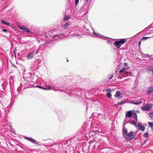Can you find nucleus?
<instances>
[{"mask_svg":"<svg viewBox=\"0 0 153 153\" xmlns=\"http://www.w3.org/2000/svg\"><path fill=\"white\" fill-rule=\"evenodd\" d=\"M70 17L69 15H65L64 17L63 20L65 21H67L70 19Z\"/></svg>","mask_w":153,"mask_h":153,"instance_id":"dca6fc26","label":"nucleus"},{"mask_svg":"<svg viewBox=\"0 0 153 153\" xmlns=\"http://www.w3.org/2000/svg\"><path fill=\"white\" fill-rule=\"evenodd\" d=\"M24 31L27 33H31V31H30V30L28 29H27L26 27H25V28L24 29Z\"/></svg>","mask_w":153,"mask_h":153,"instance_id":"6ab92c4d","label":"nucleus"},{"mask_svg":"<svg viewBox=\"0 0 153 153\" xmlns=\"http://www.w3.org/2000/svg\"><path fill=\"white\" fill-rule=\"evenodd\" d=\"M106 95L109 98L111 97V93H107Z\"/></svg>","mask_w":153,"mask_h":153,"instance_id":"5701e85b","label":"nucleus"},{"mask_svg":"<svg viewBox=\"0 0 153 153\" xmlns=\"http://www.w3.org/2000/svg\"><path fill=\"white\" fill-rule=\"evenodd\" d=\"M71 23L69 22H67L63 25V27L64 29L67 28L71 25Z\"/></svg>","mask_w":153,"mask_h":153,"instance_id":"f8f14e48","label":"nucleus"},{"mask_svg":"<svg viewBox=\"0 0 153 153\" xmlns=\"http://www.w3.org/2000/svg\"><path fill=\"white\" fill-rule=\"evenodd\" d=\"M121 94V93L119 91H117L116 92V94L114 95L115 97H119L118 99H121L122 98V97H120V95Z\"/></svg>","mask_w":153,"mask_h":153,"instance_id":"ddd939ff","label":"nucleus"},{"mask_svg":"<svg viewBox=\"0 0 153 153\" xmlns=\"http://www.w3.org/2000/svg\"><path fill=\"white\" fill-rule=\"evenodd\" d=\"M150 59H153V58H151Z\"/></svg>","mask_w":153,"mask_h":153,"instance_id":"a19ab883","label":"nucleus"},{"mask_svg":"<svg viewBox=\"0 0 153 153\" xmlns=\"http://www.w3.org/2000/svg\"><path fill=\"white\" fill-rule=\"evenodd\" d=\"M133 118L136 121L134 120H132L133 123L130 122H129V123H130L131 124H133L136 127L137 126L136 121H137V114L135 113L134 114Z\"/></svg>","mask_w":153,"mask_h":153,"instance_id":"39448f33","label":"nucleus"},{"mask_svg":"<svg viewBox=\"0 0 153 153\" xmlns=\"http://www.w3.org/2000/svg\"><path fill=\"white\" fill-rule=\"evenodd\" d=\"M40 88H42L45 89V88H44V87H40Z\"/></svg>","mask_w":153,"mask_h":153,"instance_id":"ea45409f","label":"nucleus"},{"mask_svg":"<svg viewBox=\"0 0 153 153\" xmlns=\"http://www.w3.org/2000/svg\"><path fill=\"white\" fill-rule=\"evenodd\" d=\"M143 100L142 99H140L139 100H137L136 101H134L133 100L131 101L130 103L136 105H139L142 103Z\"/></svg>","mask_w":153,"mask_h":153,"instance_id":"0eeeda50","label":"nucleus"},{"mask_svg":"<svg viewBox=\"0 0 153 153\" xmlns=\"http://www.w3.org/2000/svg\"><path fill=\"white\" fill-rule=\"evenodd\" d=\"M149 116L151 117H153V113H150Z\"/></svg>","mask_w":153,"mask_h":153,"instance_id":"c756f323","label":"nucleus"},{"mask_svg":"<svg viewBox=\"0 0 153 153\" xmlns=\"http://www.w3.org/2000/svg\"><path fill=\"white\" fill-rule=\"evenodd\" d=\"M148 124H149V126L152 127L153 126V123H152V122H149L148 123Z\"/></svg>","mask_w":153,"mask_h":153,"instance_id":"a878e982","label":"nucleus"},{"mask_svg":"<svg viewBox=\"0 0 153 153\" xmlns=\"http://www.w3.org/2000/svg\"><path fill=\"white\" fill-rule=\"evenodd\" d=\"M86 1H88V0H86Z\"/></svg>","mask_w":153,"mask_h":153,"instance_id":"37998d69","label":"nucleus"},{"mask_svg":"<svg viewBox=\"0 0 153 153\" xmlns=\"http://www.w3.org/2000/svg\"><path fill=\"white\" fill-rule=\"evenodd\" d=\"M133 115V113L132 111H129L126 112V118L125 120H126V122H127V123L129 122V121H127L128 117H132Z\"/></svg>","mask_w":153,"mask_h":153,"instance_id":"423d86ee","label":"nucleus"},{"mask_svg":"<svg viewBox=\"0 0 153 153\" xmlns=\"http://www.w3.org/2000/svg\"><path fill=\"white\" fill-rule=\"evenodd\" d=\"M79 0H75V4L76 5L78 4L79 2Z\"/></svg>","mask_w":153,"mask_h":153,"instance_id":"c85d7f7f","label":"nucleus"},{"mask_svg":"<svg viewBox=\"0 0 153 153\" xmlns=\"http://www.w3.org/2000/svg\"><path fill=\"white\" fill-rule=\"evenodd\" d=\"M150 68L149 67H148L147 68V69H148V71H152V73H153V68H152V69H149V70L148 69H149V68Z\"/></svg>","mask_w":153,"mask_h":153,"instance_id":"cd10ccee","label":"nucleus"},{"mask_svg":"<svg viewBox=\"0 0 153 153\" xmlns=\"http://www.w3.org/2000/svg\"><path fill=\"white\" fill-rule=\"evenodd\" d=\"M143 137H149V134L147 132L143 134Z\"/></svg>","mask_w":153,"mask_h":153,"instance_id":"412c9836","label":"nucleus"},{"mask_svg":"<svg viewBox=\"0 0 153 153\" xmlns=\"http://www.w3.org/2000/svg\"><path fill=\"white\" fill-rule=\"evenodd\" d=\"M152 104H147L141 107V109L143 111H149L152 108Z\"/></svg>","mask_w":153,"mask_h":153,"instance_id":"20e7f679","label":"nucleus"},{"mask_svg":"<svg viewBox=\"0 0 153 153\" xmlns=\"http://www.w3.org/2000/svg\"><path fill=\"white\" fill-rule=\"evenodd\" d=\"M1 22L2 23L6 25H9V23L5 22L4 20H1Z\"/></svg>","mask_w":153,"mask_h":153,"instance_id":"f3484780","label":"nucleus"},{"mask_svg":"<svg viewBox=\"0 0 153 153\" xmlns=\"http://www.w3.org/2000/svg\"><path fill=\"white\" fill-rule=\"evenodd\" d=\"M25 138L26 139V140L30 141L32 143H35V144H37V142L34 139L32 138L31 137H25Z\"/></svg>","mask_w":153,"mask_h":153,"instance_id":"9d476101","label":"nucleus"},{"mask_svg":"<svg viewBox=\"0 0 153 153\" xmlns=\"http://www.w3.org/2000/svg\"><path fill=\"white\" fill-rule=\"evenodd\" d=\"M138 128L140 130H141L142 131H143L145 129V127L144 126L142 125V124L140 123H138Z\"/></svg>","mask_w":153,"mask_h":153,"instance_id":"9b49d317","label":"nucleus"},{"mask_svg":"<svg viewBox=\"0 0 153 153\" xmlns=\"http://www.w3.org/2000/svg\"><path fill=\"white\" fill-rule=\"evenodd\" d=\"M19 27L20 29L24 30L25 28V27L24 26H21Z\"/></svg>","mask_w":153,"mask_h":153,"instance_id":"bb28decb","label":"nucleus"},{"mask_svg":"<svg viewBox=\"0 0 153 153\" xmlns=\"http://www.w3.org/2000/svg\"><path fill=\"white\" fill-rule=\"evenodd\" d=\"M46 88L48 90L52 89L55 91L59 90L58 87L57 86H51L49 85L47 87V88Z\"/></svg>","mask_w":153,"mask_h":153,"instance_id":"1a4fd4ad","label":"nucleus"},{"mask_svg":"<svg viewBox=\"0 0 153 153\" xmlns=\"http://www.w3.org/2000/svg\"><path fill=\"white\" fill-rule=\"evenodd\" d=\"M106 91L107 93H111V90L110 88H108L107 89Z\"/></svg>","mask_w":153,"mask_h":153,"instance_id":"393cba45","label":"nucleus"},{"mask_svg":"<svg viewBox=\"0 0 153 153\" xmlns=\"http://www.w3.org/2000/svg\"><path fill=\"white\" fill-rule=\"evenodd\" d=\"M141 40L139 41L138 43V46H140L141 43Z\"/></svg>","mask_w":153,"mask_h":153,"instance_id":"473e14b6","label":"nucleus"},{"mask_svg":"<svg viewBox=\"0 0 153 153\" xmlns=\"http://www.w3.org/2000/svg\"><path fill=\"white\" fill-rule=\"evenodd\" d=\"M153 93V87L152 86L149 87L147 91V93L150 94Z\"/></svg>","mask_w":153,"mask_h":153,"instance_id":"4468645a","label":"nucleus"},{"mask_svg":"<svg viewBox=\"0 0 153 153\" xmlns=\"http://www.w3.org/2000/svg\"><path fill=\"white\" fill-rule=\"evenodd\" d=\"M3 31H4V32L7 31V30H6V29H3Z\"/></svg>","mask_w":153,"mask_h":153,"instance_id":"c9c22d12","label":"nucleus"},{"mask_svg":"<svg viewBox=\"0 0 153 153\" xmlns=\"http://www.w3.org/2000/svg\"><path fill=\"white\" fill-rule=\"evenodd\" d=\"M70 94H71L70 95V96H74L75 95L74 94H73V93H70Z\"/></svg>","mask_w":153,"mask_h":153,"instance_id":"2f4dec72","label":"nucleus"},{"mask_svg":"<svg viewBox=\"0 0 153 153\" xmlns=\"http://www.w3.org/2000/svg\"><path fill=\"white\" fill-rule=\"evenodd\" d=\"M135 136L132 131L128 133L127 135H124V138L126 140H130L134 138Z\"/></svg>","mask_w":153,"mask_h":153,"instance_id":"7ed1b4c3","label":"nucleus"},{"mask_svg":"<svg viewBox=\"0 0 153 153\" xmlns=\"http://www.w3.org/2000/svg\"><path fill=\"white\" fill-rule=\"evenodd\" d=\"M42 45H41L39 47V48L36 51L35 50H33L32 51H30L28 53V54L27 56V59H32L35 55V53L36 52V54H37L38 53L39 51L43 50V48H41L42 46Z\"/></svg>","mask_w":153,"mask_h":153,"instance_id":"f257e3e1","label":"nucleus"},{"mask_svg":"<svg viewBox=\"0 0 153 153\" xmlns=\"http://www.w3.org/2000/svg\"><path fill=\"white\" fill-rule=\"evenodd\" d=\"M93 34H95V35H98L97 33H95L94 32V33H93Z\"/></svg>","mask_w":153,"mask_h":153,"instance_id":"4c0bfd02","label":"nucleus"},{"mask_svg":"<svg viewBox=\"0 0 153 153\" xmlns=\"http://www.w3.org/2000/svg\"><path fill=\"white\" fill-rule=\"evenodd\" d=\"M127 41V39H120V41L115 42L114 44L116 48L118 49L121 47V45L124 44Z\"/></svg>","mask_w":153,"mask_h":153,"instance_id":"f03ea898","label":"nucleus"},{"mask_svg":"<svg viewBox=\"0 0 153 153\" xmlns=\"http://www.w3.org/2000/svg\"><path fill=\"white\" fill-rule=\"evenodd\" d=\"M113 76V74H111L108 75V77L109 79H111L112 78Z\"/></svg>","mask_w":153,"mask_h":153,"instance_id":"aec40b11","label":"nucleus"},{"mask_svg":"<svg viewBox=\"0 0 153 153\" xmlns=\"http://www.w3.org/2000/svg\"><path fill=\"white\" fill-rule=\"evenodd\" d=\"M62 35V34H59V35H55V36H50V37H51V38H52V37H54V36H60V35Z\"/></svg>","mask_w":153,"mask_h":153,"instance_id":"7c9ffc66","label":"nucleus"},{"mask_svg":"<svg viewBox=\"0 0 153 153\" xmlns=\"http://www.w3.org/2000/svg\"><path fill=\"white\" fill-rule=\"evenodd\" d=\"M127 122H126V120H125L124 121L123 123V130L124 129V132H123V137H124V135H125V134L127 135V134H128L127 133L128 131H127V129H126L124 128L125 126V124H127Z\"/></svg>","mask_w":153,"mask_h":153,"instance_id":"6e6552de","label":"nucleus"},{"mask_svg":"<svg viewBox=\"0 0 153 153\" xmlns=\"http://www.w3.org/2000/svg\"><path fill=\"white\" fill-rule=\"evenodd\" d=\"M125 101H123L121 102H118L116 104V105H118L125 103Z\"/></svg>","mask_w":153,"mask_h":153,"instance_id":"a211bd4d","label":"nucleus"},{"mask_svg":"<svg viewBox=\"0 0 153 153\" xmlns=\"http://www.w3.org/2000/svg\"><path fill=\"white\" fill-rule=\"evenodd\" d=\"M146 56H149V55L148 54H146Z\"/></svg>","mask_w":153,"mask_h":153,"instance_id":"58836bf2","label":"nucleus"},{"mask_svg":"<svg viewBox=\"0 0 153 153\" xmlns=\"http://www.w3.org/2000/svg\"><path fill=\"white\" fill-rule=\"evenodd\" d=\"M128 65V64L127 63H124V65L125 66H127Z\"/></svg>","mask_w":153,"mask_h":153,"instance_id":"72a5a7b5","label":"nucleus"},{"mask_svg":"<svg viewBox=\"0 0 153 153\" xmlns=\"http://www.w3.org/2000/svg\"><path fill=\"white\" fill-rule=\"evenodd\" d=\"M75 36H79V34H75Z\"/></svg>","mask_w":153,"mask_h":153,"instance_id":"e433bc0d","label":"nucleus"},{"mask_svg":"<svg viewBox=\"0 0 153 153\" xmlns=\"http://www.w3.org/2000/svg\"><path fill=\"white\" fill-rule=\"evenodd\" d=\"M54 145V143L51 142V143H47L46 145H44L45 146H51Z\"/></svg>","mask_w":153,"mask_h":153,"instance_id":"2eb2a0df","label":"nucleus"},{"mask_svg":"<svg viewBox=\"0 0 153 153\" xmlns=\"http://www.w3.org/2000/svg\"><path fill=\"white\" fill-rule=\"evenodd\" d=\"M116 73H117V71H115Z\"/></svg>","mask_w":153,"mask_h":153,"instance_id":"79ce46f5","label":"nucleus"},{"mask_svg":"<svg viewBox=\"0 0 153 153\" xmlns=\"http://www.w3.org/2000/svg\"><path fill=\"white\" fill-rule=\"evenodd\" d=\"M125 68H122V69H121V70H120L119 71V73H122L124 71H125Z\"/></svg>","mask_w":153,"mask_h":153,"instance_id":"4be33fe9","label":"nucleus"},{"mask_svg":"<svg viewBox=\"0 0 153 153\" xmlns=\"http://www.w3.org/2000/svg\"><path fill=\"white\" fill-rule=\"evenodd\" d=\"M150 37H143L141 39V40H145L148 39L149 38H150Z\"/></svg>","mask_w":153,"mask_h":153,"instance_id":"b1692460","label":"nucleus"},{"mask_svg":"<svg viewBox=\"0 0 153 153\" xmlns=\"http://www.w3.org/2000/svg\"><path fill=\"white\" fill-rule=\"evenodd\" d=\"M124 73L126 75H128V72H126Z\"/></svg>","mask_w":153,"mask_h":153,"instance_id":"f704fd0d","label":"nucleus"}]
</instances>
